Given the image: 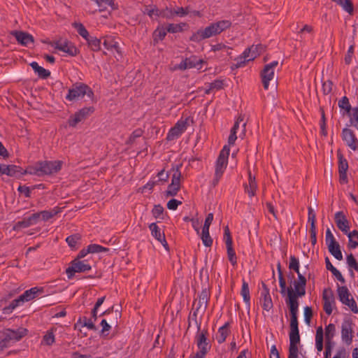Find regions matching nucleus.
<instances>
[{
	"mask_svg": "<svg viewBox=\"0 0 358 358\" xmlns=\"http://www.w3.org/2000/svg\"><path fill=\"white\" fill-rule=\"evenodd\" d=\"M289 310V352L299 351L298 345L300 343L299 329L298 310L299 304L286 303Z\"/></svg>",
	"mask_w": 358,
	"mask_h": 358,
	"instance_id": "obj_1",
	"label": "nucleus"
},
{
	"mask_svg": "<svg viewBox=\"0 0 358 358\" xmlns=\"http://www.w3.org/2000/svg\"><path fill=\"white\" fill-rule=\"evenodd\" d=\"M231 26V22L229 20H225L211 23L205 29H199L193 33L189 40L193 42L199 43L204 39L220 34Z\"/></svg>",
	"mask_w": 358,
	"mask_h": 358,
	"instance_id": "obj_2",
	"label": "nucleus"
},
{
	"mask_svg": "<svg viewBox=\"0 0 358 358\" xmlns=\"http://www.w3.org/2000/svg\"><path fill=\"white\" fill-rule=\"evenodd\" d=\"M62 164L63 162L60 160L38 161L34 166L29 167V174L38 176L53 175L62 169Z\"/></svg>",
	"mask_w": 358,
	"mask_h": 358,
	"instance_id": "obj_3",
	"label": "nucleus"
},
{
	"mask_svg": "<svg viewBox=\"0 0 358 358\" xmlns=\"http://www.w3.org/2000/svg\"><path fill=\"white\" fill-rule=\"evenodd\" d=\"M85 95L92 100L94 96V92L87 85L83 83H76L69 89L66 99L70 101H76L84 97Z\"/></svg>",
	"mask_w": 358,
	"mask_h": 358,
	"instance_id": "obj_4",
	"label": "nucleus"
},
{
	"mask_svg": "<svg viewBox=\"0 0 358 358\" xmlns=\"http://www.w3.org/2000/svg\"><path fill=\"white\" fill-rule=\"evenodd\" d=\"M208 331L207 329H204L202 331H197L195 336L196 345L199 348V351L196 354L201 356L206 357L207 353L211 349V344L208 340Z\"/></svg>",
	"mask_w": 358,
	"mask_h": 358,
	"instance_id": "obj_5",
	"label": "nucleus"
},
{
	"mask_svg": "<svg viewBox=\"0 0 358 358\" xmlns=\"http://www.w3.org/2000/svg\"><path fill=\"white\" fill-rule=\"evenodd\" d=\"M354 327L355 324L350 318H345L341 324V339L347 345L352 343L355 334Z\"/></svg>",
	"mask_w": 358,
	"mask_h": 358,
	"instance_id": "obj_6",
	"label": "nucleus"
},
{
	"mask_svg": "<svg viewBox=\"0 0 358 358\" xmlns=\"http://www.w3.org/2000/svg\"><path fill=\"white\" fill-rule=\"evenodd\" d=\"M95 110L94 106L84 107L71 115L68 120V124L71 127H75L79 122L88 118Z\"/></svg>",
	"mask_w": 358,
	"mask_h": 358,
	"instance_id": "obj_7",
	"label": "nucleus"
},
{
	"mask_svg": "<svg viewBox=\"0 0 358 358\" xmlns=\"http://www.w3.org/2000/svg\"><path fill=\"white\" fill-rule=\"evenodd\" d=\"M294 290L292 287L287 288V297L285 299V302L299 304L298 298L302 297L306 294V287L296 280L294 281Z\"/></svg>",
	"mask_w": 358,
	"mask_h": 358,
	"instance_id": "obj_8",
	"label": "nucleus"
},
{
	"mask_svg": "<svg viewBox=\"0 0 358 358\" xmlns=\"http://www.w3.org/2000/svg\"><path fill=\"white\" fill-rule=\"evenodd\" d=\"M92 267L90 264H85V261L74 259L71 262L69 266L66 269V273L68 278L71 279L75 275L76 273H85L91 270Z\"/></svg>",
	"mask_w": 358,
	"mask_h": 358,
	"instance_id": "obj_9",
	"label": "nucleus"
},
{
	"mask_svg": "<svg viewBox=\"0 0 358 358\" xmlns=\"http://www.w3.org/2000/svg\"><path fill=\"white\" fill-rule=\"evenodd\" d=\"M338 158V168L339 174V182L341 184H346L348 182L347 171L349 168L348 162L345 158L344 155L341 152V150H338L336 152Z\"/></svg>",
	"mask_w": 358,
	"mask_h": 358,
	"instance_id": "obj_10",
	"label": "nucleus"
},
{
	"mask_svg": "<svg viewBox=\"0 0 358 358\" xmlns=\"http://www.w3.org/2000/svg\"><path fill=\"white\" fill-rule=\"evenodd\" d=\"M278 64L277 61H273L270 64H266L261 71L262 82L265 90L268 89L269 81L274 77V68Z\"/></svg>",
	"mask_w": 358,
	"mask_h": 358,
	"instance_id": "obj_11",
	"label": "nucleus"
},
{
	"mask_svg": "<svg viewBox=\"0 0 358 358\" xmlns=\"http://www.w3.org/2000/svg\"><path fill=\"white\" fill-rule=\"evenodd\" d=\"M342 140L353 151L358 150V139L355 132L349 128H344L341 132Z\"/></svg>",
	"mask_w": 358,
	"mask_h": 358,
	"instance_id": "obj_12",
	"label": "nucleus"
},
{
	"mask_svg": "<svg viewBox=\"0 0 358 358\" xmlns=\"http://www.w3.org/2000/svg\"><path fill=\"white\" fill-rule=\"evenodd\" d=\"M28 333V330L26 328L20 327L16 330L11 329H6L3 335L8 339L11 343L20 341L23 337H24Z\"/></svg>",
	"mask_w": 358,
	"mask_h": 358,
	"instance_id": "obj_13",
	"label": "nucleus"
},
{
	"mask_svg": "<svg viewBox=\"0 0 358 358\" xmlns=\"http://www.w3.org/2000/svg\"><path fill=\"white\" fill-rule=\"evenodd\" d=\"M51 45L55 49L66 52L71 57L76 56L79 52L78 48L72 43L69 41H65L64 43H62L60 41H54Z\"/></svg>",
	"mask_w": 358,
	"mask_h": 358,
	"instance_id": "obj_14",
	"label": "nucleus"
},
{
	"mask_svg": "<svg viewBox=\"0 0 358 358\" xmlns=\"http://www.w3.org/2000/svg\"><path fill=\"white\" fill-rule=\"evenodd\" d=\"M3 175L10 177H15L19 178L22 176L29 173V169L27 170L23 169L21 166L17 165H6L3 164Z\"/></svg>",
	"mask_w": 358,
	"mask_h": 358,
	"instance_id": "obj_15",
	"label": "nucleus"
},
{
	"mask_svg": "<svg viewBox=\"0 0 358 358\" xmlns=\"http://www.w3.org/2000/svg\"><path fill=\"white\" fill-rule=\"evenodd\" d=\"M39 218V213H34L28 217L23 218L21 221L17 222L14 224L13 229L14 231H18L21 229L27 228L31 225L36 224L38 222Z\"/></svg>",
	"mask_w": 358,
	"mask_h": 358,
	"instance_id": "obj_16",
	"label": "nucleus"
},
{
	"mask_svg": "<svg viewBox=\"0 0 358 358\" xmlns=\"http://www.w3.org/2000/svg\"><path fill=\"white\" fill-rule=\"evenodd\" d=\"M187 120H179L173 127H172L166 136L168 141H173L180 136L187 129Z\"/></svg>",
	"mask_w": 358,
	"mask_h": 358,
	"instance_id": "obj_17",
	"label": "nucleus"
},
{
	"mask_svg": "<svg viewBox=\"0 0 358 358\" xmlns=\"http://www.w3.org/2000/svg\"><path fill=\"white\" fill-rule=\"evenodd\" d=\"M334 221L337 227L344 234H347L350 230V222L343 211L336 213Z\"/></svg>",
	"mask_w": 358,
	"mask_h": 358,
	"instance_id": "obj_18",
	"label": "nucleus"
},
{
	"mask_svg": "<svg viewBox=\"0 0 358 358\" xmlns=\"http://www.w3.org/2000/svg\"><path fill=\"white\" fill-rule=\"evenodd\" d=\"M11 34L14 36L17 40V41L24 46H27L29 43H34V37L24 31H13Z\"/></svg>",
	"mask_w": 358,
	"mask_h": 358,
	"instance_id": "obj_19",
	"label": "nucleus"
},
{
	"mask_svg": "<svg viewBox=\"0 0 358 358\" xmlns=\"http://www.w3.org/2000/svg\"><path fill=\"white\" fill-rule=\"evenodd\" d=\"M149 228L151 231L152 235L166 248V250H169V245L166 241L165 235L164 233H161L160 229L156 223H152L150 224Z\"/></svg>",
	"mask_w": 358,
	"mask_h": 358,
	"instance_id": "obj_20",
	"label": "nucleus"
},
{
	"mask_svg": "<svg viewBox=\"0 0 358 358\" xmlns=\"http://www.w3.org/2000/svg\"><path fill=\"white\" fill-rule=\"evenodd\" d=\"M103 45L108 50H115L117 53L120 54V48L119 43L116 41V38L113 36H105L102 37Z\"/></svg>",
	"mask_w": 358,
	"mask_h": 358,
	"instance_id": "obj_21",
	"label": "nucleus"
},
{
	"mask_svg": "<svg viewBox=\"0 0 358 358\" xmlns=\"http://www.w3.org/2000/svg\"><path fill=\"white\" fill-rule=\"evenodd\" d=\"M209 297V293L207 289H203L199 296V301L196 308H198L199 310L201 309L202 312L204 313L208 306Z\"/></svg>",
	"mask_w": 358,
	"mask_h": 358,
	"instance_id": "obj_22",
	"label": "nucleus"
},
{
	"mask_svg": "<svg viewBox=\"0 0 358 358\" xmlns=\"http://www.w3.org/2000/svg\"><path fill=\"white\" fill-rule=\"evenodd\" d=\"M229 325V322H227L219 328L217 335L216 336V340L218 343L221 344L226 341L227 337L230 334Z\"/></svg>",
	"mask_w": 358,
	"mask_h": 358,
	"instance_id": "obj_23",
	"label": "nucleus"
},
{
	"mask_svg": "<svg viewBox=\"0 0 358 358\" xmlns=\"http://www.w3.org/2000/svg\"><path fill=\"white\" fill-rule=\"evenodd\" d=\"M337 293L340 301L345 304L346 302H349L350 299L351 294L346 286H337Z\"/></svg>",
	"mask_w": 358,
	"mask_h": 358,
	"instance_id": "obj_24",
	"label": "nucleus"
},
{
	"mask_svg": "<svg viewBox=\"0 0 358 358\" xmlns=\"http://www.w3.org/2000/svg\"><path fill=\"white\" fill-rule=\"evenodd\" d=\"M30 66L41 79H47L50 76V71L39 66L36 62H32Z\"/></svg>",
	"mask_w": 358,
	"mask_h": 358,
	"instance_id": "obj_25",
	"label": "nucleus"
},
{
	"mask_svg": "<svg viewBox=\"0 0 358 358\" xmlns=\"http://www.w3.org/2000/svg\"><path fill=\"white\" fill-rule=\"evenodd\" d=\"M260 295V301L262 308L266 311H269L273 306L270 292L261 293Z\"/></svg>",
	"mask_w": 358,
	"mask_h": 358,
	"instance_id": "obj_26",
	"label": "nucleus"
},
{
	"mask_svg": "<svg viewBox=\"0 0 358 358\" xmlns=\"http://www.w3.org/2000/svg\"><path fill=\"white\" fill-rule=\"evenodd\" d=\"M90 49L94 52L101 50V39L96 36H90L86 40Z\"/></svg>",
	"mask_w": 358,
	"mask_h": 358,
	"instance_id": "obj_27",
	"label": "nucleus"
},
{
	"mask_svg": "<svg viewBox=\"0 0 358 358\" xmlns=\"http://www.w3.org/2000/svg\"><path fill=\"white\" fill-rule=\"evenodd\" d=\"M181 164L176 165L172 167L171 171L173 172L171 183L173 186H178L180 187V180L182 178V174L180 172Z\"/></svg>",
	"mask_w": 358,
	"mask_h": 358,
	"instance_id": "obj_28",
	"label": "nucleus"
},
{
	"mask_svg": "<svg viewBox=\"0 0 358 358\" xmlns=\"http://www.w3.org/2000/svg\"><path fill=\"white\" fill-rule=\"evenodd\" d=\"M228 164V159H224L223 157H218L215 164V175L222 176Z\"/></svg>",
	"mask_w": 358,
	"mask_h": 358,
	"instance_id": "obj_29",
	"label": "nucleus"
},
{
	"mask_svg": "<svg viewBox=\"0 0 358 358\" xmlns=\"http://www.w3.org/2000/svg\"><path fill=\"white\" fill-rule=\"evenodd\" d=\"M349 239L348 247L349 249H355L358 246V231L353 230L352 231H348L345 234Z\"/></svg>",
	"mask_w": 358,
	"mask_h": 358,
	"instance_id": "obj_30",
	"label": "nucleus"
},
{
	"mask_svg": "<svg viewBox=\"0 0 358 358\" xmlns=\"http://www.w3.org/2000/svg\"><path fill=\"white\" fill-rule=\"evenodd\" d=\"M167 32L166 28L157 27L152 34L153 45H155L159 41L164 40Z\"/></svg>",
	"mask_w": 358,
	"mask_h": 358,
	"instance_id": "obj_31",
	"label": "nucleus"
},
{
	"mask_svg": "<svg viewBox=\"0 0 358 358\" xmlns=\"http://www.w3.org/2000/svg\"><path fill=\"white\" fill-rule=\"evenodd\" d=\"M43 292L44 289L43 287L39 288L38 287H34L26 290L24 294L26 296L27 301H29L30 300H32L40 294H43Z\"/></svg>",
	"mask_w": 358,
	"mask_h": 358,
	"instance_id": "obj_32",
	"label": "nucleus"
},
{
	"mask_svg": "<svg viewBox=\"0 0 358 358\" xmlns=\"http://www.w3.org/2000/svg\"><path fill=\"white\" fill-rule=\"evenodd\" d=\"M329 252L338 260L343 259V255L341 250L340 245L338 242L335 244H329L328 245Z\"/></svg>",
	"mask_w": 358,
	"mask_h": 358,
	"instance_id": "obj_33",
	"label": "nucleus"
},
{
	"mask_svg": "<svg viewBox=\"0 0 358 358\" xmlns=\"http://www.w3.org/2000/svg\"><path fill=\"white\" fill-rule=\"evenodd\" d=\"M241 294L243 296L244 302L250 307V296L248 283L243 279L242 287Z\"/></svg>",
	"mask_w": 358,
	"mask_h": 358,
	"instance_id": "obj_34",
	"label": "nucleus"
},
{
	"mask_svg": "<svg viewBox=\"0 0 358 358\" xmlns=\"http://www.w3.org/2000/svg\"><path fill=\"white\" fill-rule=\"evenodd\" d=\"M336 326L334 324H329L325 327V343H334L332 341L336 335Z\"/></svg>",
	"mask_w": 358,
	"mask_h": 358,
	"instance_id": "obj_35",
	"label": "nucleus"
},
{
	"mask_svg": "<svg viewBox=\"0 0 358 358\" xmlns=\"http://www.w3.org/2000/svg\"><path fill=\"white\" fill-rule=\"evenodd\" d=\"M333 2L339 5L344 10L352 15L354 10L353 3L351 0H331Z\"/></svg>",
	"mask_w": 358,
	"mask_h": 358,
	"instance_id": "obj_36",
	"label": "nucleus"
},
{
	"mask_svg": "<svg viewBox=\"0 0 358 358\" xmlns=\"http://www.w3.org/2000/svg\"><path fill=\"white\" fill-rule=\"evenodd\" d=\"M60 212V208L55 207L52 208L50 210H43L41 212H38V213L40 214V216H42V220L44 221H47L51 218H52L54 216L57 215Z\"/></svg>",
	"mask_w": 358,
	"mask_h": 358,
	"instance_id": "obj_37",
	"label": "nucleus"
},
{
	"mask_svg": "<svg viewBox=\"0 0 358 358\" xmlns=\"http://www.w3.org/2000/svg\"><path fill=\"white\" fill-rule=\"evenodd\" d=\"M72 26L76 29L77 32L85 40L90 36L85 26L80 22H73Z\"/></svg>",
	"mask_w": 358,
	"mask_h": 358,
	"instance_id": "obj_38",
	"label": "nucleus"
},
{
	"mask_svg": "<svg viewBox=\"0 0 358 358\" xmlns=\"http://www.w3.org/2000/svg\"><path fill=\"white\" fill-rule=\"evenodd\" d=\"M227 257L229 259V261L231 262V264L233 266H236L237 264V257L236 252L233 248V243L232 244H227Z\"/></svg>",
	"mask_w": 358,
	"mask_h": 358,
	"instance_id": "obj_39",
	"label": "nucleus"
},
{
	"mask_svg": "<svg viewBox=\"0 0 358 358\" xmlns=\"http://www.w3.org/2000/svg\"><path fill=\"white\" fill-rule=\"evenodd\" d=\"M322 300L324 303L329 302L335 303V297L331 288L324 289L322 293Z\"/></svg>",
	"mask_w": 358,
	"mask_h": 358,
	"instance_id": "obj_40",
	"label": "nucleus"
},
{
	"mask_svg": "<svg viewBox=\"0 0 358 358\" xmlns=\"http://www.w3.org/2000/svg\"><path fill=\"white\" fill-rule=\"evenodd\" d=\"M257 189V185L256 180L248 181V184L245 185V192L248 194L250 197H252L255 195Z\"/></svg>",
	"mask_w": 358,
	"mask_h": 358,
	"instance_id": "obj_41",
	"label": "nucleus"
},
{
	"mask_svg": "<svg viewBox=\"0 0 358 358\" xmlns=\"http://www.w3.org/2000/svg\"><path fill=\"white\" fill-rule=\"evenodd\" d=\"M185 59L187 62V66L189 69L196 68L203 62V59H198V57L195 55H192L190 57L185 58Z\"/></svg>",
	"mask_w": 358,
	"mask_h": 358,
	"instance_id": "obj_42",
	"label": "nucleus"
},
{
	"mask_svg": "<svg viewBox=\"0 0 358 358\" xmlns=\"http://www.w3.org/2000/svg\"><path fill=\"white\" fill-rule=\"evenodd\" d=\"M186 23L182 22L180 24H169L166 27V31L169 33H178V32H182L183 31L182 27L185 26Z\"/></svg>",
	"mask_w": 358,
	"mask_h": 358,
	"instance_id": "obj_43",
	"label": "nucleus"
},
{
	"mask_svg": "<svg viewBox=\"0 0 358 358\" xmlns=\"http://www.w3.org/2000/svg\"><path fill=\"white\" fill-rule=\"evenodd\" d=\"M173 15L175 17H182L186 16L190 13L189 6H187L185 8L183 7H176L173 8Z\"/></svg>",
	"mask_w": 358,
	"mask_h": 358,
	"instance_id": "obj_44",
	"label": "nucleus"
},
{
	"mask_svg": "<svg viewBox=\"0 0 358 358\" xmlns=\"http://www.w3.org/2000/svg\"><path fill=\"white\" fill-rule=\"evenodd\" d=\"M78 323H81L83 327H86L90 330L96 331L97 329L94 322L92 321V319H87L86 317H80Z\"/></svg>",
	"mask_w": 358,
	"mask_h": 358,
	"instance_id": "obj_45",
	"label": "nucleus"
},
{
	"mask_svg": "<svg viewBox=\"0 0 358 358\" xmlns=\"http://www.w3.org/2000/svg\"><path fill=\"white\" fill-rule=\"evenodd\" d=\"M257 56V54L255 52L254 48H246L241 55V59L245 58L248 59V61H251L255 59Z\"/></svg>",
	"mask_w": 358,
	"mask_h": 358,
	"instance_id": "obj_46",
	"label": "nucleus"
},
{
	"mask_svg": "<svg viewBox=\"0 0 358 358\" xmlns=\"http://www.w3.org/2000/svg\"><path fill=\"white\" fill-rule=\"evenodd\" d=\"M199 310L198 308H195V310L193 311V313H190L189 315V324H188V328H189L191 325V321L192 320L194 322V324L196 325L197 331H199L201 330V322H199L197 320V315Z\"/></svg>",
	"mask_w": 358,
	"mask_h": 358,
	"instance_id": "obj_47",
	"label": "nucleus"
},
{
	"mask_svg": "<svg viewBox=\"0 0 358 358\" xmlns=\"http://www.w3.org/2000/svg\"><path fill=\"white\" fill-rule=\"evenodd\" d=\"M81 236L79 234H75L71 236H68L66 238V241L71 248H76V244L79 240H80Z\"/></svg>",
	"mask_w": 358,
	"mask_h": 358,
	"instance_id": "obj_48",
	"label": "nucleus"
},
{
	"mask_svg": "<svg viewBox=\"0 0 358 358\" xmlns=\"http://www.w3.org/2000/svg\"><path fill=\"white\" fill-rule=\"evenodd\" d=\"M289 268L290 270L294 271L296 273H300L299 272V261L295 256H293V255L290 256Z\"/></svg>",
	"mask_w": 358,
	"mask_h": 358,
	"instance_id": "obj_49",
	"label": "nucleus"
},
{
	"mask_svg": "<svg viewBox=\"0 0 358 358\" xmlns=\"http://www.w3.org/2000/svg\"><path fill=\"white\" fill-rule=\"evenodd\" d=\"M43 341L47 345H52L55 341V335L52 331V329H50L46 332V334L43 336Z\"/></svg>",
	"mask_w": 358,
	"mask_h": 358,
	"instance_id": "obj_50",
	"label": "nucleus"
},
{
	"mask_svg": "<svg viewBox=\"0 0 358 358\" xmlns=\"http://www.w3.org/2000/svg\"><path fill=\"white\" fill-rule=\"evenodd\" d=\"M164 207L160 204H157L154 206V208L152 210V214L155 218L164 219Z\"/></svg>",
	"mask_w": 358,
	"mask_h": 358,
	"instance_id": "obj_51",
	"label": "nucleus"
},
{
	"mask_svg": "<svg viewBox=\"0 0 358 358\" xmlns=\"http://www.w3.org/2000/svg\"><path fill=\"white\" fill-rule=\"evenodd\" d=\"M173 10V8L166 6L165 8L160 10L159 17L169 20L174 18Z\"/></svg>",
	"mask_w": 358,
	"mask_h": 358,
	"instance_id": "obj_52",
	"label": "nucleus"
},
{
	"mask_svg": "<svg viewBox=\"0 0 358 358\" xmlns=\"http://www.w3.org/2000/svg\"><path fill=\"white\" fill-rule=\"evenodd\" d=\"M109 250L108 248H104L101 245L97 244H91L88 245V251L91 252V253H99L102 252H108Z\"/></svg>",
	"mask_w": 358,
	"mask_h": 358,
	"instance_id": "obj_53",
	"label": "nucleus"
},
{
	"mask_svg": "<svg viewBox=\"0 0 358 358\" xmlns=\"http://www.w3.org/2000/svg\"><path fill=\"white\" fill-rule=\"evenodd\" d=\"M350 125L358 130V106L355 107L353 114L349 117Z\"/></svg>",
	"mask_w": 358,
	"mask_h": 358,
	"instance_id": "obj_54",
	"label": "nucleus"
},
{
	"mask_svg": "<svg viewBox=\"0 0 358 358\" xmlns=\"http://www.w3.org/2000/svg\"><path fill=\"white\" fill-rule=\"evenodd\" d=\"M143 134V131L141 129H137L134 130L131 134L130 135L129 138L127 141V144H133L136 140V138L141 137Z\"/></svg>",
	"mask_w": 358,
	"mask_h": 358,
	"instance_id": "obj_55",
	"label": "nucleus"
},
{
	"mask_svg": "<svg viewBox=\"0 0 358 358\" xmlns=\"http://www.w3.org/2000/svg\"><path fill=\"white\" fill-rule=\"evenodd\" d=\"M308 222H310V230H314L316 229L315 227V213L313 210V209L311 207H308Z\"/></svg>",
	"mask_w": 358,
	"mask_h": 358,
	"instance_id": "obj_56",
	"label": "nucleus"
},
{
	"mask_svg": "<svg viewBox=\"0 0 358 358\" xmlns=\"http://www.w3.org/2000/svg\"><path fill=\"white\" fill-rule=\"evenodd\" d=\"M277 269H278V279H279V285H280V289H286V287H287L286 281H285V279L284 278V276L282 274L280 262H278L277 264Z\"/></svg>",
	"mask_w": 358,
	"mask_h": 358,
	"instance_id": "obj_57",
	"label": "nucleus"
},
{
	"mask_svg": "<svg viewBox=\"0 0 358 358\" xmlns=\"http://www.w3.org/2000/svg\"><path fill=\"white\" fill-rule=\"evenodd\" d=\"M346 259L347 264L350 268H353L355 271H358V263L352 253L347 256Z\"/></svg>",
	"mask_w": 358,
	"mask_h": 358,
	"instance_id": "obj_58",
	"label": "nucleus"
},
{
	"mask_svg": "<svg viewBox=\"0 0 358 358\" xmlns=\"http://www.w3.org/2000/svg\"><path fill=\"white\" fill-rule=\"evenodd\" d=\"M321 110V120H320V129H321V134L324 136H326L327 135V131L326 129V117H325V113L322 108H320Z\"/></svg>",
	"mask_w": 358,
	"mask_h": 358,
	"instance_id": "obj_59",
	"label": "nucleus"
},
{
	"mask_svg": "<svg viewBox=\"0 0 358 358\" xmlns=\"http://www.w3.org/2000/svg\"><path fill=\"white\" fill-rule=\"evenodd\" d=\"M180 189V187L178 186H173L172 184H169L166 191V196H175L177 195L178 192Z\"/></svg>",
	"mask_w": 358,
	"mask_h": 358,
	"instance_id": "obj_60",
	"label": "nucleus"
},
{
	"mask_svg": "<svg viewBox=\"0 0 358 358\" xmlns=\"http://www.w3.org/2000/svg\"><path fill=\"white\" fill-rule=\"evenodd\" d=\"M229 50H230L229 47H228L222 43H218L212 47L213 51H214V52L222 51L223 52H225L226 55H230V52H229Z\"/></svg>",
	"mask_w": 358,
	"mask_h": 358,
	"instance_id": "obj_61",
	"label": "nucleus"
},
{
	"mask_svg": "<svg viewBox=\"0 0 358 358\" xmlns=\"http://www.w3.org/2000/svg\"><path fill=\"white\" fill-rule=\"evenodd\" d=\"M20 304L17 301V300L15 299L9 304V306H6L3 309V312L5 314H8L11 313L15 308L19 306Z\"/></svg>",
	"mask_w": 358,
	"mask_h": 358,
	"instance_id": "obj_62",
	"label": "nucleus"
},
{
	"mask_svg": "<svg viewBox=\"0 0 358 358\" xmlns=\"http://www.w3.org/2000/svg\"><path fill=\"white\" fill-rule=\"evenodd\" d=\"M313 317V310L311 307L306 306L304 308V320L307 324H310L311 318Z\"/></svg>",
	"mask_w": 358,
	"mask_h": 358,
	"instance_id": "obj_63",
	"label": "nucleus"
},
{
	"mask_svg": "<svg viewBox=\"0 0 358 358\" xmlns=\"http://www.w3.org/2000/svg\"><path fill=\"white\" fill-rule=\"evenodd\" d=\"M344 305L348 306L352 313L355 314L358 313V307L353 297L351 296L350 299H349V302H346Z\"/></svg>",
	"mask_w": 358,
	"mask_h": 358,
	"instance_id": "obj_64",
	"label": "nucleus"
}]
</instances>
